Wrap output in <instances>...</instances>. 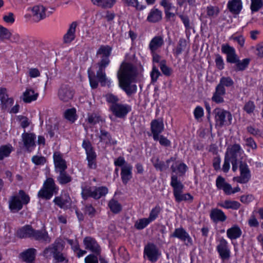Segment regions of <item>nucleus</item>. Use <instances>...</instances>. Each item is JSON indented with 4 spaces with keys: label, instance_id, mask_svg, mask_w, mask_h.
<instances>
[{
    "label": "nucleus",
    "instance_id": "nucleus-1",
    "mask_svg": "<svg viewBox=\"0 0 263 263\" xmlns=\"http://www.w3.org/2000/svg\"><path fill=\"white\" fill-rule=\"evenodd\" d=\"M136 76V69L129 63H123L117 73L119 85L127 94L130 96L136 93L137 86L132 84Z\"/></svg>",
    "mask_w": 263,
    "mask_h": 263
},
{
    "label": "nucleus",
    "instance_id": "nucleus-2",
    "mask_svg": "<svg viewBox=\"0 0 263 263\" xmlns=\"http://www.w3.org/2000/svg\"><path fill=\"white\" fill-rule=\"evenodd\" d=\"M112 47L108 45H101L97 52V55H101V60L98 62V70L97 71L96 77L98 81L103 86L106 85L107 81L105 74V68L109 64V56L111 55Z\"/></svg>",
    "mask_w": 263,
    "mask_h": 263
},
{
    "label": "nucleus",
    "instance_id": "nucleus-3",
    "mask_svg": "<svg viewBox=\"0 0 263 263\" xmlns=\"http://www.w3.org/2000/svg\"><path fill=\"white\" fill-rule=\"evenodd\" d=\"M64 247V241L61 238H57L52 244L44 249L43 255L46 258L53 256L55 263H68L66 255L62 252Z\"/></svg>",
    "mask_w": 263,
    "mask_h": 263
},
{
    "label": "nucleus",
    "instance_id": "nucleus-4",
    "mask_svg": "<svg viewBox=\"0 0 263 263\" xmlns=\"http://www.w3.org/2000/svg\"><path fill=\"white\" fill-rule=\"evenodd\" d=\"M171 185L173 189V194L175 200L177 202H180L183 201H187L192 202L193 197L189 193L183 194L184 185L178 180V177L175 175L171 176Z\"/></svg>",
    "mask_w": 263,
    "mask_h": 263
},
{
    "label": "nucleus",
    "instance_id": "nucleus-5",
    "mask_svg": "<svg viewBox=\"0 0 263 263\" xmlns=\"http://www.w3.org/2000/svg\"><path fill=\"white\" fill-rule=\"evenodd\" d=\"M30 200V198L23 190H20L18 195L11 197L9 201L10 209L13 212H17L21 210L23 204H27Z\"/></svg>",
    "mask_w": 263,
    "mask_h": 263
},
{
    "label": "nucleus",
    "instance_id": "nucleus-6",
    "mask_svg": "<svg viewBox=\"0 0 263 263\" xmlns=\"http://www.w3.org/2000/svg\"><path fill=\"white\" fill-rule=\"evenodd\" d=\"M213 114L216 126L222 127L224 125H229L231 123L232 117L231 114L220 108H216L213 110Z\"/></svg>",
    "mask_w": 263,
    "mask_h": 263
},
{
    "label": "nucleus",
    "instance_id": "nucleus-7",
    "mask_svg": "<svg viewBox=\"0 0 263 263\" xmlns=\"http://www.w3.org/2000/svg\"><path fill=\"white\" fill-rule=\"evenodd\" d=\"M74 93V90L72 87L68 84H63L58 89L57 97L60 101L68 103L72 100Z\"/></svg>",
    "mask_w": 263,
    "mask_h": 263
},
{
    "label": "nucleus",
    "instance_id": "nucleus-8",
    "mask_svg": "<svg viewBox=\"0 0 263 263\" xmlns=\"http://www.w3.org/2000/svg\"><path fill=\"white\" fill-rule=\"evenodd\" d=\"M239 163L240 175L239 177H234L233 180L240 183H246L251 178L250 170L246 161L243 160L242 158L240 159Z\"/></svg>",
    "mask_w": 263,
    "mask_h": 263
},
{
    "label": "nucleus",
    "instance_id": "nucleus-9",
    "mask_svg": "<svg viewBox=\"0 0 263 263\" xmlns=\"http://www.w3.org/2000/svg\"><path fill=\"white\" fill-rule=\"evenodd\" d=\"M82 146L86 151L89 168H96L97 167L96 154L93 150L91 143L89 141L84 140L83 142Z\"/></svg>",
    "mask_w": 263,
    "mask_h": 263
},
{
    "label": "nucleus",
    "instance_id": "nucleus-10",
    "mask_svg": "<svg viewBox=\"0 0 263 263\" xmlns=\"http://www.w3.org/2000/svg\"><path fill=\"white\" fill-rule=\"evenodd\" d=\"M109 109L112 113L117 118H123L131 110L129 105L118 103L111 104Z\"/></svg>",
    "mask_w": 263,
    "mask_h": 263
},
{
    "label": "nucleus",
    "instance_id": "nucleus-11",
    "mask_svg": "<svg viewBox=\"0 0 263 263\" xmlns=\"http://www.w3.org/2000/svg\"><path fill=\"white\" fill-rule=\"evenodd\" d=\"M171 237H176L183 241L186 246H192L193 241L186 231L182 228H177L171 234Z\"/></svg>",
    "mask_w": 263,
    "mask_h": 263
},
{
    "label": "nucleus",
    "instance_id": "nucleus-12",
    "mask_svg": "<svg viewBox=\"0 0 263 263\" xmlns=\"http://www.w3.org/2000/svg\"><path fill=\"white\" fill-rule=\"evenodd\" d=\"M221 51L227 55V61L230 63H234L237 61L238 57L236 53L235 49L228 44L221 46Z\"/></svg>",
    "mask_w": 263,
    "mask_h": 263
},
{
    "label": "nucleus",
    "instance_id": "nucleus-13",
    "mask_svg": "<svg viewBox=\"0 0 263 263\" xmlns=\"http://www.w3.org/2000/svg\"><path fill=\"white\" fill-rule=\"evenodd\" d=\"M144 252L151 261L155 262L157 260L159 252L157 247L153 243L147 245L144 248Z\"/></svg>",
    "mask_w": 263,
    "mask_h": 263
},
{
    "label": "nucleus",
    "instance_id": "nucleus-14",
    "mask_svg": "<svg viewBox=\"0 0 263 263\" xmlns=\"http://www.w3.org/2000/svg\"><path fill=\"white\" fill-rule=\"evenodd\" d=\"M164 129V124L162 120L159 119L153 120L151 123V130L153 134V139L157 141L158 136Z\"/></svg>",
    "mask_w": 263,
    "mask_h": 263
},
{
    "label": "nucleus",
    "instance_id": "nucleus-15",
    "mask_svg": "<svg viewBox=\"0 0 263 263\" xmlns=\"http://www.w3.org/2000/svg\"><path fill=\"white\" fill-rule=\"evenodd\" d=\"M217 250L222 260L228 259L230 257V251L228 249L227 240L221 238L217 246Z\"/></svg>",
    "mask_w": 263,
    "mask_h": 263
},
{
    "label": "nucleus",
    "instance_id": "nucleus-16",
    "mask_svg": "<svg viewBox=\"0 0 263 263\" xmlns=\"http://www.w3.org/2000/svg\"><path fill=\"white\" fill-rule=\"evenodd\" d=\"M86 249L89 250L96 255L101 253V248L96 240L91 237H86L83 240Z\"/></svg>",
    "mask_w": 263,
    "mask_h": 263
},
{
    "label": "nucleus",
    "instance_id": "nucleus-17",
    "mask_svg": "<svg viewBox=\"0 0 263 263\" xmlns=\"http://www.w3.org/2000/svg\"><path fill=\"white\" fill-rule=\"evenodd\" d=\"M32 238L46 243H49L51 241V237L49 236L48 232L45 229L41 230H35L33 229Z\"/></svg>",
    "mask_w": 263,
    "mask_h": 263
},
{
    "label": "nucleus",
    "instance_id": "nucleus-18",
    "mask_svg": "<svg viewBox=\"0 0 263 263\" xmlns=\"http://www.w3.org/2000/svg\"><path fill=\"white\" fill-rule=\"evenodd\" d=\"M53 160L55 171L57 172L66 170L67 167L66 161L63 158V156L60 152L54 153Z\"/></svg>",
    "mask_w": 263,
    "mask_h": 263
},
{
    "label": "nucleus",
    "instance_id": "nucleus-19",
    "mask_svg": "<svg viewBox=\"0 0 263 263\" xmlns=\"http://www.w3.org/2000/svg\"><path fill=\"white\" fill-rule=\"evenodd\" d=\"M229 11L233 14L238 15L242 9L241 0H231L227 4Z\"/></svg>",
    "mask_w": 263,
    "mask_h": 263
},
{
    "label": "nucleus",
    "instance_id": "nucleus-20",
    "mask_svg": "<svg viewBox=\"0 0 263 263\" xmlns=\"http://www.w3.org/2000/svg\"><path fill=\"white\" fill-rule=\"evenodd\" d=\"M210 218L215 223L224 221L227 217L224 212L217 208L213 209L210 212Z\"/></svg>",
    "mask_w": 263,
    "mask_h": 263
},
{
    "label": "nucleus",
    "instance_id": "nucleus-21",
    "mask_svg": "<svg viewBox=\"0 0 263 263\" xmlns=\"http://www.w3.org/2000/svg\"><path fill=\"white\" fill-rule=\"evenodd\" d=\"M133 166L130 164H125L121 167V176L123 183L126 184L132 178Z\"/></svg>",
    "mask_w": 263,
    "mask_h": 263
},
{
    "label": "nucleus",
    "instance_id": "nucleus-22",
    "mask_svg": "<svg viewBox=\"0 0 263 263\" xmlns=\"http://www.w3.org/2000/svg\"><path fill=\"white\" fill-rule=\"evenodd\" d=\"M45 8L42 5H36L32 9L33 20L39 22L46 17Z\"/></svg>",
    "mask_w": 263,
    "mask_h": 263
},
{
    "label": "nucleus",
    "instance_id": "nucleus-23",
    "mask_svg": "<svg viewBox=\"0 0 263 263\" xmlns=\"http://www.w3.org/2000/svg\"><path fill=\"white\" fill-rule=\"evenodd\" d=\"M0 100L2 104L3 108L7 109L10 107L13 103L12 98H8L6 93V89L0 88Z\"/></svg>",
    "mask_w": 263,
    "mask_h": 263
},
{
    "label": "nucleus",
    "instance_id": "nucleus-24",
    "mask_svg": "<svg viewBox=\"0 0 263 263\" xmlns=\"http://www.w3.org/2000/svg\"><path fill=\"white\" fill-rule=\"evenodd\" d=\"M77 26L76 22H72L69 27L67 33L64 35L63 40L65 43H70L75 38L76 29Z\"/></svg>",
    "mask_w": 263,
    "mask_h": 263
},
{
    "label": "nucleus",
    "instance_id": "nucleus-25",
    "mask_svg": "<svg viewBox=\"0 0 263 263\" xmlns=\"http://www.w3.org/2000/svg\"><path fill=\"white\" fill-rule=\"evenodd\" d=\"M33 232V229L31 226L29 225H26L22 228L20 229L17 233V237L20 238H31L32 237V234Z\"/></svg>",
    "mask_w": 263,
    "mask_h": 263
},
{
    "label": "nucleus",
    "instance_id": "nucleus-26",
    "mask_svg": "<svg viewBox=\"0 0 263 263\" xmlns=\"http://www.w3.org/2000/svg\"><path fill=\"white\" fill-rule=\"evenodd\" d=\"M227 153H228V158L230 159H237V157L243 153L241 146L238 144L233 145L228 148Z\"/></svg>",
    "mask_w": 263,
    "mask_h": 263
},
{
    "label": "nucleus",
    "instance_id": "nucleus-27",
    "mask_svg": "<svg viewBox=\"0 0 263 263\" xmlns=\"http://www.w3.org/2000/svg\"><path fill=\"white\" fill-rule=\"evenodd\" d=\"M35 135L32 133H24L22 134V138L24 146L27 149L34 145V139Z\"/></svg>",
    "mask_w": 263,
    "mask_h": 263
},
{
    "label": "nucleus",
    "instance_id": "nucleus-28",
    "mask_svg": "<svg viewBox=\"0 0 263 263\" xmlns=\"http://www.w3.org/2000/svg\"><path fill=\"white\" fill-rule=\"evenodd\" d=\"M226 94V89L216 86L215 91L212 97V100L216 103H221L224 102L223 96Z\"/></svg>",
    "mask_w": 263,
    "mask_h": 263
},
{
    "label": "nucleus",
    "instance_id": "nucleus-29",
    "mask_svg": "<svg viewBox=\"0 0 263 263\" xmlns=\"http://www.w3.org/2000/svg\"><path fill=\"white\" fill-rule=\"evenodd\" d=\"M164 44L163 37L161 36H155L151 41L149 44V48L151 52H156V51Z\"/></svg>",
    "mask_w": 263,
    "mask_h": 263
},
{
    "label": "nucleus",
    "instance_id": "nucleus-30",
    "mask_svg": "<svg viewBox=\"0 0 263 263\" xmlns=\"http://www.w3.org/2000/svg\"><path fill=\"white\" fill-rule=\"evenodd\" d=\"M174 161V158L173 157H171L170 159H167L165 162L160 161L159 158H157L153 163L156 170L162 172L166 170L169 167V163L171 161Z\"/></svg>",
    "mask_w": 263,
    "mask_h": 263
},
{
    "label": "nucleus",
    "instance_id": "nucleus-31",
    "mask_svg": "<svg viewBox=\"0 0 263 263\" xmlns=\"http://www.w3.org/2000/svg\"><path fill=\"white\" fill-rule=\"evenodd\" d=\"M36 250L33 248H30L22 252L21 256L23 260L27 263H32L35 259Z\"/></svg>",
    "mask_w": 263,
    "mask_h": 263
},
{
    "label": "nucleus",
    "instance_id": "nucleus-32",
    "mask_svg": "<svg viewBox=\"0 0 263 263\" xmlns=\"http://www.w3.org/2000/svg\"><path fill=\"white\" fill-rule=\"evenodd\" d=\"M38 96V93H35L32 89L28 88L23 93L22 99L24 102L30 103L33 101L36 100Z\"/></svg>",
    "mask_w": 263,
    "mask_h": 263
},
{
    "label": "nucleus",
    "instance_id": "nucleus-33",
    "mask_svg": "<svg viewBox=\"0 0 263 263\" xmlns=\"http://www.w3.org/2000/svg\"><path fill=\"white\" fill-rule=\"evenodd\" d=\"M94 5L103 9L111 8L116 3V0H91Z\"/></svg>",
    "mask_w": 263,
    "mask_h": 263
},
{
    "label": "nucleus",
    "instance_id": "nucleus-34",
    "mask_svg": "<svg viewBox=\"0 0 263 263\" xmlns=\"http://www.w3.org/2000/svg\"><path fill=\"white\" fill-rule=\"evenodd\" d=\"M218 205L223 208L227 209H231L235 210H238L240 206V204L238 201L229 200H227L222 202L219 203Z\"/></svg>",
    "mask_w": 263,
    "mask_h": 263
},
{
    "label": "nucleus",
    "instance_id": "nucleus-35",
    "mask_svg": "<svg viewBox=\"0 0 263 263\" xmlns=\"http://www.w3.org/2000/svg\"><path fill=\"white\" fill-rule=\"evenodd\" d=\"M162 18V12L157 9H153L147 17V21L152 23H156Z\"/></svg>",
    "mask_w": 263,
    "mask_h": 263
},
{
    "label": "nucleus",
    "instance_id": "nucleus-36",
    "mask_svg": "<svg viewBox=\"0 0 263 263\" xmlns=\"http://www.w3.org/2000/svg\"><path fill=\"white\" fill-rule=\"evenodd\" d=\"M240 229L237 226L229 229L227 231L228 237L231 240L236 239L239 238L241 235Z\"/></svg>",
    "mask_w": 263,
    "mask_h": 263
},
{
    "label": "nucleus",
    "instance_id": "nucleus-37",
    "mask_svg": "<svg viewBox=\"0 0 263 263\" xmlns=\"http://www.w3.org/2000/svg\"><path fill=\"white\" fill-rule=\"evenodd\" d=\"M54 203L61 208L67 209L70 204V198H64L63 197H56L54 200Z\"/></svg>",
    "mask_w": 263,
    "mask_h": 263
},
{
    "label": "nucleus",
    "instance_id": "nucleus-38",
    "mask_svg": "<svg viewBox=\"0 0 263 263\" xmlns=\"http://www.w3.org/2000/svg\"><path fill=\"white\" fill-rule=\"evenodd\" d=\"M64 116L65 118L70 123H74L77 119L76 108H72L66 109L64 112Z\"/></svg>",
    "mask_w": 263,
    "mask_h": 263
},
{
    "label": "nucleus",
    "instance_id": "nucleus-39",
    "mask_svg": "<svg viewBox=\"0 0 263 263\" xmlns=\"http://www.w3.org/2000/svg\"><path fill=\"white\" fill-rule=\"evenodd\" d=\"M108 193V189L105 186L96 187L92 191L91 197L98 199L101 197L105 196Z\"/></svg>",
    "mask_w": 263,
    "mask_h": 263
},
{
    "label": "nucleus",
    "instance_id": "nucleus-40",
    "mask_svg": "<svg viewBox=\"0 0 263 263\" xmlns=\"http://www.w3.org/2000/svg\"><path fill=\"white\" fill-rule=\"evenodd\" d=\"M250 62L249 59H245L242 61H240L239 59H237V61L235 62V64L234 66V70L236 71H243L246 69L248 67Z\"/></svg>",
    "mask_w": 263,
    "mask_h": 263
},
{
    "label": "nucleus",
    "instance_id": "nucleus-41",
    "mask_svg": "<svg viewBox=\"0 0 263 263\" xmlns=\"http://www.w3.org/2000/svg\"><path fill=\"white\" fill-rule=\"evenodd\" d=\"M233 85L234 82L231 78L230 77H222L220 79L219 83L217 86L222 89H225L224 87H229L233 86Z\"/></svg>",
    "mask_w": 263,
    "mask_h": 263
},
{
    "label": "nucleus",
    "instance_id": "nucleus-42",
    "mask_svg": "<svg viewBox=\"0 0 263 263\" xmlns=\"http://www.w3.org/2000/svg\"><path fill=\"white\" fill-rule=\"evenodd\" d=\"M60 174L57 179L61 184H65L71 181V177L65 172V171L59 172Z\"/></svg>",
    "mask_w": 263,
    "mask_h": 263
},
{
    "label": "nucleus",
    "instance_id": "nucleus-43",
    "mask_svg": "<svg viewBox=\"0 0 263 263\" xmlns=\"http://www.w3.org/2000/svg\"><path fill=\"white\" fill-rule=\"evenodd\" d=\"M206 15L209 17L215 18L219 13V9L217 6H209L206 8Z\"/></svg>",
    "mask_w": 263,
    "mask_h": 263
},
{
    "label": "nucleus",
    "instance_id": "nucleus-44",
    "mask_svg": "<svg viewBox=\"0 0 263 263\" xmlns=\"http://www.w3.org/2000/svg\"><path fill=\"white\" fill-rule=\"evenodd\" d=\"M263 7V0H251L250 9L252 13L259 11Z\"/></svg>",
    "mask_w": 263,
    "mask_h": 263
},
{
    "label": "nucleus",
    "instance_id": "nucleus-45",
    "mask_svg": "<svg viewBox=\"0 0 263 263\" xmlns=\"http://www.w3.org/2000/svg\"><path fill=\"white\" fill-rule=\"evenodd\" d=\"M43 188L54 193L55 191L56 187L53 179L51 178H47L44 182Z\"/></svg>",
    "mask_w": 263,
    "mask_h": 263
},
{
    "label": "nucleus",
    "instance_id": "nucleus-46",
    "mask_svg": "<svg viewBox=\"0 0 263 263\" xmlns=\"http://www.w3.org/2000/svg\"><path fill=\"white\" fill-rule=\"evenodd\" d=\"M11 147L8 145H3L0 147V160L9 156L11 152Z\"/></svg>",
    "mask_w": 263,
    "mask_h": 263
},
{
    "label": "nucleus",
    "instance_id": "nucleus-47",
    "mask_svg": "<svg viewBox=\"0 0 263 263\" xmlns=\"http://www.w3.org/2000/svg\"><path fill=\"white\" fill-rule=\"evenodd\" d=\"M186 46V41L184 39H180L178 45L175 50V53L178 55L181 53Z\"/></svg>",
    "mask_w": 263,
    "mask_h": 263
},
{
    "label": "nucleus",
    "instance_id": "nucleus-48",
    "mask_svg": "<svg viewBox=\"0 0 263 263\" xmlns=\"http://www.w3.org/2000/svg\"><path fill=\"white\" fill-rule=\"evenodd\" d=\"M108 205L110 209V210L115 213H119L121 210V206L120 204L116 200L114 199L111 200Z\"/></svg>",
    "mask_w": 263,
    "mask_h": 263
},
{
    "label": "nucleus",
    "instance_id": "nucleus-49",
    "mask_svg": "<svg viewBox=\"0 0 263 263\" xmlns=\"http://www.w3.org/2000/svg\"><path fill=\"white\" fill-rule=\"evenodd\" d=\"M151 221L148 218H142L137 221L135 224V227L138 230H142L145 228Z\"/></svg>",
    "mask_w": 263,
    "mask_h": 263
},
{
    "label": "nucleus",
    "instance_id": "nucleus-50",
    "mask_svg": "<svg viewBox=\"0 0 263 263\" xmlns=\"http://www.w3.org/2000/svg\"><path fill=\"white\" fill-rule=\"evenodd\" d=\"M159 66L161 71L164 75L170 76L172 74V70L171 68L166 66V61L165 60L161 61Z\"/></svg>",
    "mask_w": 263,
    "mask_h": 263
},
{
    "label": "nucleus",
    "instance_id": "nucleus-51",
    "mask_svg": "<svg viewBox=\"0 0 263 263\" xmlns=\"http://www.w3.org/2000/svg\"><path fill=\"white\" fill-rule=\"evenodd\" d=\"M161 208L159 205H156L154 208H153L150 213L148 217V219L151 221V222L155 220L158 217L159 214L161 211Z\"/></svg>",
    "mask_w": 263,
    "mask_h": 263
},
{
    "label": "nucleus",
    "instance_id": "nucleus-52",
    "mask_svg": "<svg viewBox=\"0 0 263 263\" xmlns=\"http://www.w3.org/2000/svg\"><path fill=\"white\" fill-rule=\"evenodd\" d=\"M53 193L50 191L43 188L38 193V196L39 197L44 198L45 199H49L53 196Z\"/></svg>",
    "mask_w": 263,
    "mask_h": 263
},
{
    "label": "nucleus",
    "instance_id": "nucleus-53",
    "mask_svg": "<svg viewBox=\"0 0 263 263\" xmlns=\"http://www.w3.org/2000/svg\"><path fill=\"white\" fill-rule=\"evenodd\" d=\"M100 141L104 142L105 143H111V136L110 134L105 130H101V135L100 136Z\"/></svg>",
    "mask_w": 263,
    "mask_h": 263
},
{
    "label": "nucleus",
    "instance_id": "nucleus-54",
    "mask_svg": "<svg viewBox=\"0 0 263 263\" xmlns=\"http://www.w3.org/2000/svg\"><path fill=\"white\" fill-rule=\"evenodd\" d=\"M11 35V33L7 28L0 26V40L9 39Z\"/></svg>",
    "mask_w": 263,
    "mask_h": 263
},
{
    "label": "nucleus",
    "instance_id": "nucleus-55",
    "mask_svg": "<svg viewBox=\"0 0 263 263\" xmlns=\"http://www.w3.org/2000/svg\"><path fill=\"white\" fill-rule=\"evenodd\" d=\"M255 108V104L253 101H249L247 102L243 107V109L248 114L252 113Z\"/></svg>",
    "mask_w": 263,
    "mask_h": 263
},
{
    "label": "nucleus",
    "instance_id": "nucleus-56",
    "mask_svg": "<svg viewBox=\"0 0 263 263\" xmlns=\"http://www.w3.org/2000/svg\"><path fill=\"white\" fill-rule=\"evenodd\" d=\"M178 15L179 17L181 20V21H182L186 30H190L192 28V27L190 26V20L189 17L186 15H183L181 14H178Z\"/></svg>",
    "mask_w": 263,
    "mask_h": 263
},
{
    "label": "nucleus",
    "instance_id": "nucleus-57",
    "mask_svg": "<svg viewBox=\"0 0 263 263\" xmlns=\"http://www.w3.org/2000/svg\"><path fill=\"white\" fill-rule=\"evenodd\" d=\"M126 3L128 6H131L136 7L137 10H143L145 6L139 5L138 0H126Z\"/></svg>",
    "mask_w": 263,
    "mask_h": 263
},
{
    "label": "nucleus",
    "instance_id": "nucleus-58",
    "mask_svg": "<svg viewBox=\"0 0 263 263\" xmlns=\"http://www.w3.org/2000/svg\"><path fill=\"white\" fill-rule=\"evenodd\" d=\"M160 75V72L155 66H153L152 71L151 73L152 82L154 83L157 81L158 77Z\"/></svg>",
    "mask_w": 263,
    "mask_h": 263
},
{
    "label": "nucleus",
    "instance_id": "nucleus-59",
    "mask_svg": "<svg viewBox=\"0 0 263 263\" xmlns=\"http://www.w3.org/2000/svg\"><path fill=\"white\" fill-rule=\"evenodd\" d=\"M215 63L216 67L219 70H222L224 68L223 60L220 55L217 54L216 55Z\"/></svg>",
    "mask_w": 263,
    "mask_h": 263
},
{
    "label": "nucleus",
    "instance_id": "nucleus-60",
    "mask_svg": "<svg viewBox=\"0 0 263 263\" xmlns=\"http://www.w3.org/2000/svg\"><path fill=\"white\" fill-rule=\"evenodd\" d=\"M227 182L225 181L224 178L220 176L217 177L216 181V185L218 189L223 190L225 184H227Z\"/></svg>",
    "mask_w": 263,
    "mask_h": 263
},
{
    "label": "nucleus",
    "instance_id": "nucleus-61",
    "mask_svg": "<svg viewBox=\"0 0 263 263\" xmlns=\"http://www.w3.org/2000/svg\"><path fill=\"white\" fill-rule=\"evenodd\" d=\"M107 102L108 103H110L111 104H118L119 101L118 98L111 94V93H108L105 96Z\"/></svg>",
    "mask_w": 263,
    "mask_h": 263
},
{
    "label": "nucleus",
    "instance_id": "nucleus-62",
    "mask_svg": "<svg viewBox=\"0 0 263 263\" xmlns=\"http://www.w3.org/2000/svg\"><path fill=\"white\" fill-rule=\"evenodd\" d=\"M32 161L36 165H41L45 163L46 159L42 156H34L32 158Z\"/></svg>",
    "mask_w": 263,
    "mask_h": 263
},
{
    "label": "nucleus",
    "instance_id": "nucleus-63",
    "mask_svg": "<svg viewBox=\"0 0 263 263\" xmlns=\"http://www.w3.org/2000/svg\"><path fill=\"white\" fill-rule=\"evenodd\" d=\"M158 139L157 141H159V143L164 146H169L171 145V142L169 140H168L166 137H164L162 135L158 136Z\"/></svg>",
    "mask_w": 263,
    "mask_h": 263
},
{
    "label": "nucleus",
    "instance_id": "nucleus-64",
    "mask_svg": "<svg viewBox=\"0 0 263 263\" xmlns=\"http://www.w3.org/2000/svg\"><path fill=\"white\" fill-rule=\"evenodd\" d=\"M92 190L90 187H84L82 189V196L83 199H86L88 197H91L92 194Z\"/></svg>",
    "mask_w": 263,
    "mask_h": 263
}]
</instances>
